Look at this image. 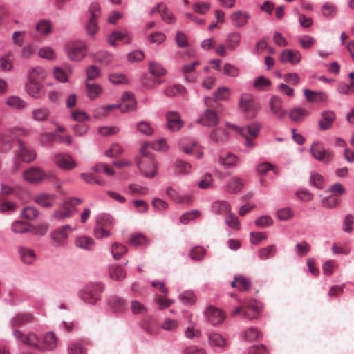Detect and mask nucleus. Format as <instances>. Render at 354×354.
<instances>
[{
  "instance_id": "nucleus-43",
  "label": "nucleus",
  "mask_w": 354,
  "mask_h": 354,
  "mask_svg": "<svg viewBox=\"0 0 354 354\" xmlns=\"http://www.w3.org/2000/svg\"><path fill=\"white\" fill-rule=\"evenodd\" d=\"M109 272L110 277L116 281H120L126 276L124 270L117 265L110 266Z\"/></svg>"
},
{
  "instance_id": "nucleus-27",
  "label": "nucleus",
  "mask_w": 354,
  "mask_h": 354,
  "mask_svg": "<svg viewBox=\"0 0 354 354\" xmlns=\"http://www.w3.org/2000/svg\"><path fill=\"white\" fill-rule=\"evenodd\" d=\"M335 114L332 111H324L322 113V119L319 120V126L321 130H327L332 127L335 120Z\"/></svg>"
},
{
  "instance_id": "nucleus-28",
  "label": "nucleus",
  "mask_w": 354,
  "mask_h": 354,
  "mask_svg": "<svg viewBox=\"0 0 354 354\" xmlns=\"http://www.w3.org/2000/svg\"><path fill=\"white\" fill-rule=\"evenodd\" d=\"M55 199V195L48 193H40L35 196V201L38 205L44 207H50L53 205Z\"/></svg>"
},
{
  "instance_id": "nucleus-57",
  "label": "nucleus",
  "mask_w": 354,
  "mask_h": 354,
  "mask_svg": "<svg viewBox=\"0 0 354 354\" xmlns=\"http://www.w3.org/2000/svg\"><path fill=\"white\" fill-rule=\"evenodd\" d=\"M86 75L88 80H93L100 77L101 71L96 66L91 65L86 69Z\"/></svg>"
},
{
  "instance_id": "nucleus-49",
  "label": "nucleus",
  "mask_w": 354,
  "mask_h": 354,
  "mask_svg": "<svg viewBox=\"0 0 354 354\" xmlns=\"http://www.w3.org/2000/svg\"><path fill=\"white\" fill-rule=\"evenodd\" d=\"M271 86V82L263 75H261L254 80L253 86L254 88L262 91Z\"/></svg>"
},
{
  "instance_id": "nucleus-41",
  "label": "nucleus",
  "mask_w": 354,
  "mask_h": 354,
  "mask_svg": "<svg viewBox=\"0 0 354 354\" xmlns=\"http://www.w3.org/2000/svg\"><path fill=\"white\" fill-rule=\"evenodd\" d=\"M276 252L277 250L275 245H270L259 250L258 256L260 259L266 260L274 257Z\"/></svg>"
},
{
  "instance_id": "nucleus-31",
  "label": "nucleus",
  "mask_w": 354,
  "mask_h": 354,
  "mask_svg": "<svg viewBox=\"0 0 354 354\" xmlns=\"http://www.w3.org/2000/svg\"><path fill=\"white\" fill-rule=\"evenodd\" d=\"M32 119L37 122H46L50 115V111L45 106L37 107L32 110Z\"/></svg>"
},
{
  "instance_id": "nucleus-12",
  "label": "nucleus",
  "mask_w": 354,
  "mask_h": 354,
  "mask_svg": "<svg viewBox=\"0 0 354 354\" xmlns=\"http://www.w3.org/2000/svg\"><path fill=\"white\" fill-rule=\"evenodd\" d=\"M167 127L171 131H178L183 127V121L178 112L169 111L167 112Z\"/></svg>"
},
{
  "instance_id": "nucleus-15",
  "label": "nucleus",
  "mask_w": 354,
  "mask_h": 354,
  "mask_svg": "<svg viewBox=\"0 0 354 354\" xmlns=\"http://www.w3.org/2000/svg\"><path fill=\"white\" fill-rule=\"evenodd\" d=\"M239 106L245 112L252 111L254 114L258 109L257 105L254 102L253 96L249 93L242 94L239 100Z\"/></svg>"
},
{
  "instance_id": "nucleus-20",
  "label": "nucleus",
  "mask_w": 354,
  "mask_h": 354,
  "mask_svg": "<svg viewBox=\"0 0 354 354\" xmlns=\"http://www.w3.org/2000/svg\"><path fill=\"white\" fill-rule=\"evenodd\" d=\"M247 309L243 313V317L250 320L257 319L261 310V305L256 300H249L246 304Z\"/></svg>"
},
{
  "instance_id": "nucleus-13",
  "label": "nucleus",
  "mask_w": 354,
  "mask_h": 354,
  "mask_svg": "<svg viewBox=\"0 0 354 354\" xmlns=\"http://www.w3.org/2000/svg\"><path fill=\"white\" fill-rule=\"evenodd\" d=\"M86 44L72 45L68 48L67 54L71 61L80 62L86 56Z\"/></svg>"
},
{
  "instance_id": "nucleus-1",
  "label": "nucleus",
  "mask_w": 354,
  "mask_h": 354,
  "mask_svg": "<svg viewBox=\"0 0 354 354\" xmlns=\"http://www.w3.org/2000/svg\"><path fill=\"white\" fill-rule=\"evenodd\" d=\"M100 282H91L85 285L78 292L80 299L89 305H95L100 299V293L104 290Z\"/></svg>"
},
{
  "instance_id": "nucleus-38",
  "label": "nucleus",
  "mask_w": 354,
  "mask_h": 354,
  "mask_svg": "<svg viewBox=\"0 0 354 354\" xmlns=\"http://www.w3.org/2000/svg\"><path fill=\"white\" fill-rule=\"evenodd\" d=\"M218 162L225 167L230 168L234 167L236 165L238 162V158L236 155L228 152L224 155L220 156Z\"/></svg>"
},
{
  "instance_id": "nucleus-33",
  "label": "nucleus",
  "mask_w": 354,
  "mask_h": 354,
  "mask_svg": "<svg viewBox=\"0 0 354 354\" xmlns=\"http://www.w3.org/2000/svg\"><path fill=\"white\" fill-rule=\"evenodd\" d=\"M243 180L237 176L232 177L225 186V190L230 193L240 192L243 187Z\"/></svg>"
},
{
  "instance_id": "nucleus-2",
  "label": "nucleus",
  "mask_w": 354,
  "mask_h": 354,
  "mask_svg": "<svg viewBox=\"0 0 354 354\" xmlns=\"http://www.w3.org/2000/svg\"><path fill=\"white\" fill-rule=\"evenodd\" d=\"M142 157L137 161L140 173L147 178H153L158 171V164L151 154L142 151Z\"/></svg>"
},
{
  "instance_id": "nucleus-26",
  "label": "nucleus",
  "mask_w": 354,
  "mask_h": 354,
  "mask_svg": "<svg viewBox=\"0 0 354 354\" xmlns=\"http://www.w3.org/2000/svg\"><path fill=\"white\" fill-rule=\"evenodd\" d=\"M304 94L309 102H325L328 100L327 94L323 91L304 89Z\"/></svg>"
},
{
  "instance_id": "nucleus-52",
  "label": "nucleus",
  "mask_w": 354,
  "mask_h": 354,
  "mask_svg": "<svg viewBox=\"0 0 354 354\" xmlns=\"http://www.w3.org/2000/svg\"><path fill=\"white\" fill-rule=\"evenodd\" d=\"M149 71L156 77L164 76L167 73V70L162 65L156 62L149 64Z\"/></svg>"
},
{
  "instance_id": "nucleus-17",
  "label": "nucleus",
  "mask_w": 354,
  "mask_h": 354,
  "mask_svg": "<svg viewBox=\"0 0 354 354\" xmlns=\"http://www.w3.org/2000/svg\"><path fill=\"white\" fill-rule=\"evenodd\" d=\"M301 59V54L298 50H285L281 52L279 60L282 63H290L292 65L298 64Z\"/></svg>"
},
{
  "instance_id": "nucleus-23",
  "label": "nucleus",
  "mask_w": 354,
  "mask_h": 354,
  "mask_svg": "<svg viewBox=\"0 0 354 354\" xmlns=\"http://www.w3.org/2000/svg\"><path fill=\"white\" fill-rule=\"evenodd\" d=\"M28 94L34 98H39L43 94V86L38 81L28 80L26 84Z\"/></svg>"
},
{
  "instance_id": "nucleus-50",
  "label": "nucleus",
  "mask_w": 354,
  "mask_h": 354,
  "mask_svg": "<svg viewBox=\"0 0 354 354\" xmlns=\"http://www.w3.org/2000/svg\"><path fill=\"white\" fill-rule=\"evenodd\" d=\"M96 222L97 225L104 227H111L113 225V218L106 214H101L97 216Z\"/></svg>"
},
{
  "instance_id": "nucleus-51",
  "label": "nucleus",
  "mask_w": 354,
  "mask_h": 354,
  "mask_svg": "<svg viewBox=\"0 0 354 354\" xmlns=\"http://www.w3.org/2000/svg\"><path fill=\"white\" fill-rule=\"evenodd\" d=\"M127 251L126 247L118 243H115L111 246V253L115 260L120 259Z\"/></svg>"
},
{
  "instance_id": "nucleus-11",
  "label": "nucleus",
  "mask_w": 354,
  "mask_h": 354,
  "mask_svg": "<svg viewBox=\"0 0 354 354\" xmlns=\"http://www.w3.org/2000/svg\"><path fill=\"white\" fill-rule=\"evenodd\" d=\"M58 340L53 332L46 333L42 339V344H38L37 350L45 352L54 350L57 346Z\"/></svg>"
},
{
  "instance_id": "nucleus-37",
  "label": "nucleus",
  "mask_w": 354,
  "mask_h": 354,
  "mask_svg": "<svg viewBox=\"0 0 354 354\" xmlns=\"http://www.w3.org/2000/svg\"><path fill=\"white\" fill-rule=\"evenodd\" d=\"M243 339L248 342L259 340L262 338L263 334L257 328L250 327L243 333Z\"/></svg>"
},
{
  "instance_id": "nucleus-3",
  "label": "nucleus",
  "mask_w": 354,
  "mask_h": 354,
  "mask_svg": "<svg viewBox=\"0 0 354 354\" xmlns=\"http://www.w3.org/2000/svg\"><path fill=\"white\" fill-rule=\"evenodd\" d=\"M81 203L82 200L78 198L67 199L62 207L53 212V218L61 221L71 217L75 212V206Z\"/></svg>"
},
{
  "instance_id": "nucleus-32",
  "label": "nucleus",
  "mask_w": 354,
  "mask_h": 354,
  "mask_svg": "<svg viewBox=\"0 0 354 354\" xmlns=\"http://www.w3.org/2000/svg\"><path fill=\"white\" fill-rule=\"evenodd\" d=\"M33 225L28 223L17 221L12 223L11 231L15 234H24L32 231Z\"/></svg>"
},
{
  "instance_id": "nucleus-19",
  "label": "nucleus",
  "mask_w": 354,
  "mask_h": 354,
  "mask_svg": "<svg viewBox=\"0 0 354 354\" xmlns=\"http://www.w3.org/2000/svg\"><path fill=\"white\" fill-rule=\"evenodd\" d=\"M197 122L204 126L213 127L218 124V118L215 111L211 109H206L203 114L198 118Z\"/></svg>"
},
{
  "instance_id": "nucleus-54",
  "label": "nucleus",
  "mask_w": 354,
  "mask_h": 354,
  "mask_svg": "<svg viewBox=\"0 0 354 354\" xmlns=\"http://www.w3.org/2000/svg\"><path fill=\"white\" fill-rule=\"evenodd\" d=\"M123 153V149L118 143H113L105 151V155L110 158H116Z\"/></svg>"
},
{
  "instance_id": "nucleus-10",
  "label": "nucleus",
  "mask_w": 354,
  "mask_h": 354,
  "mask_svg": "<svg viewBox=\"0 0 354 354\" xmlns=\"http://www.w3.org/2000/svg\"><path fill=\"white\" fill-rule=\"evenodd\" d=\"M251 18L250 13L247 11L236 10L232 12L230 15V19L232 25L237 28L245 26L248 20Z\"/></svg>"
},
{
  "instance_id": "nucleus-14",
  "label": "nucleus",
  "mask_w": 354,
  "mask_h": 354,
  "mask_svg": "<svg viewBox=\"0 0 354 354\" xmlns=\"http://www.w3.org/2000/svg\"><path fill=\"white\" fill-rule=\"evenodd\" d=\"M269 105L271 112L278 118L283 119L286 115L287 111L283 109V101L279 96H272Z\"/></svg>"
},
{
  "instance_id": "nucleus-9",
  "label": "nucleus",
  "mask_w": 354,
  "mask_h": 354,
  "mask_svg": "<svg viewBox=\"0 0 354 354\" xmlns=\"http://www.w3.org/2000/svg\"><path fill=\"white\" fill-rule=\"evenodd\" d=\"M23 176L26 181L37 184L44 178L45 174L39 167H31L24 171Z\"/></svg>"
},
{
  "instance_id": "nucleus-56",
  "label": "nucleus",
  "mask_w": 354,
  "mask_h": 354,
  "mask_svg": "<svg viewBox=\"0 0 354 354\" xmlns=\"http://www.w3.org/2000/svg\"><path fill=\"white\" fill-rule=\"evenodd\" d=\"M180 299L184 303L187 304H193L196 301V297L194 292L192 290H186L179 296Z\"/></svg>"
},
{
  "instance_id": "nucleus-47",
  "label": "nucleus",
  "mask_w": 354,
  "mask_h": 354,
  "mask_svg": "<svg viewBox=\"0 0 354 354\" xmlns=\"http://www.w3.org/2000/svg\"><path fill=\"white\" fill-rule=\"evenodd\" d=\"M308 112L304 108L295 107L290 110V118L294 122H299Z\"/></svg>"
},
{
  "instance_id": "nucleus-35",
  "label": "nucleus",
  "mask_w": 354,
  "mask_h": 354,
  "mask_svg": "<svg viewBox=\"0 0 354 354\" xmlns=\"http://www.w3.org/2000/svg\"><path fill=\"white\" fill-rule=\"evenodd\" d=\"M8 106L12 109L21 110L27 106L26 102L21 97L16 95H11L6 100Z\"/></svg>"
},
{
  "instance_id": "nucleus-62",
  "label": "nucleus",
  "mask_w": 354,
  "mask_h": 354,
  "mask_svg": "<svg viewBox=\"0 0 354 354\" xmlns=\"http://www.w3.org/2000/svg\"><path fill=\"white\" fill-rule=\"evenodd\" d=\"M39 57L48 59L53 60L56 58L55 51L50 47H43L39 51Z\"/></svg>"
},
{
  "instance_id": "nucleus-60",
  "label": "nucleus",
  "mask_w": 354,
  "mask_h": 354,
  "mask_svg": "<svg viewBox=\"0 0 354 354\" xmlns=\"http://www.w3.org/2000/svg\"><path fill=\"white\" fill-rule=\"evenodd\" d=\"M80 176L88 184H97L100 185H105V182L104 180L97 179L91 173H82Z\"/></svg>"
},
{
  "instance_id": "nucleus-55",
  "label": "nucleus",
  "mask_w": 354,
  "mask_h": 354,
  "mask_svg": "<svg viewBox=\"0 0 354 354\" xmlns=\"http://www.w3.org/2000/svg\"><path fill=\"white\" fill-rule=\"evenodd\" d=\"M223 73L225 75L236 77L239 76L240 70L235 65L230 63H226L223 66Z\"/></svg>"
},
{
  "instance_id": "nucleus-46",
  "label": "nucleus",
  "mask_w": 354,
  "mask_h": 354,
  "mask_svg": "<svg viewBox=\"0 0 354 354\" xmlns=\"http://www.w3.org/2000/svg\"><path fill=\"white\" fill-rule=\"evenodd\" d=\"M86 90L88 97L91 100L98 97L102 91V88L99 84L89 83L86 84Z\"/></svg>"
},
{
  "instance_id": "nucleus-21",
  "label": "nucleus",
  "mask_w": 354,
  "mask_h": 354,
  "mask_svg": "<svg viewBox=\"0 0 354 354\" xmlns=\"http://www.w3.org/2000/svg\"><path fill=\"white\" fill-rule=\"evenodd\" d=\"M205 315L207 319L214 326L221 324L224 319L223 313L214 306L208 307L205 311Z\"/></svg>"
},
{
  "instance_id": "nucleus-30",
  "label": "nucleus",
  "mask_w": 354,
  "mask_h": 354,
  "mask_svg": "<svg viewBox=\"0 0 354 354\" xmlns=\"http://www.w3.org/2000/svg\"><path fill=\"white\" fill-rule=\"evenodd\" d=\"M337 6L330 2H325L321 7L322 15L327 19H333L337 14Z\"/></svg>"
},
{
  "instance_id": "nucleus-7",
  "label": "nucleus",
  "mask_w": 354,
  "mask_h": 354,
  "mask_svg": "<svg viewBox=\"0 0 354 354\" xmlns=\"http://www.w3.org/2000/svg\"><path fill=\"white\" fill-rule=\"evenodd\" d=\"M53 161L59 169L64 171L73 170L77 165L73 157L66 153L55 154L53 158Z\"/></svg>"
},
{
  "instance_id": "nucleus-25",
  "label": "nucleus",
  "mask_w": 354,
  "mask_h": 354,
  "mask_svg": "<svg viewBox=\"0 0 354 354\" xmlns=\"http://www.w3.org/2000/svg\"><path fill=\"white\" fill-rule=\"evenodd\" d=\"M241 41V35L240 32L236 31L230 32L225 39L226 48L230 51H234L239 47Z\"/></svg>"
},
{
  "instance_id": "nucleus-39",
  "label": "nucleus",
  "mask_w": 354,
  "mask_h": 354,
  "mask_svg": "<svg viewBox=\"0 0 354 354\" xmlns=\"http://www.w3.org/2000/svg\"><path fill=\"white\" fill-rule=\"evenodd\" d=\"M109 305L114 312H122L125 308V300L121 297L113 295L109 298Z\"/></svg>"
},
{
  "instance_id": "nucleus-45",
  "label": "nucleus",
  "mask_w": 354,
  "mask_h": 354,
  "mask_svg": "<svg viewBox=\"0 0 354 354\" xmlns=\"http://www.w3.org/2000/svg\"><path fill=\"white\" fill-rule=\"evenodd\" d=\"M164 93L167 97H177L183 95L185 93V88L181 85H174L166 88Z\"/></svg>"
},
{
  "instance_id": "nucleus-64",
  "label": "nucleus",
  "mask_w": 354,
  "mask_h": 354,
  "mask_svg": "<svg viewBox=\"0 0 354 354\" xmlns=\"http://www.w3.org/2000/svg\"><path fill=\"white\" fill-rule=\"evenodd\" d=\"M36 29L39 32L47 35L51 31V24L49 21L43 19L38 22Z\"/></svg>"
},
{
  "instance_id": "nucleus-53",
  "label": "nucleus",
  "mask_w": 354,
  "mask_h": 354,
  "mask_svg": "<svg viewBox=\"0 0 354 354\" xmlns=\"http://www.w3.org/2000/svg\"><path fill=\"white\" fill-rule=\"evenodd\" d=\"M94 60L100 64L108 65L112 62L113 57L106 52H100L95 55Z\"/></svg>"
},
{
  "instance_id": "nucleus-4",
  "label": "nucleus",
  "mask_w": 354,
  "mask_h": 354,
  "mask_svg": "<svg viewBox=\"0 0 354 354\" xmlns=\"http://www.w3.org/2000/svg\"><path fill=\"white\" fill-rule=\"evenodd\" d=\"M12 335L18 344H25L37 349L39 338L35 333H24L20 330L15 329L12 331Z\"/></svg>"
},
{
  "instance_id": "nucleus-29",
  "label": "nucleus",
  "mask_w": 354,
  "mask_h": 354,
  "mask_svg": "<svg viewBox=\"0 0 354 354\" xmlns=\"http://www.w3.org/2000/svg\"><path fill=\"white\" fill-rule=\"evenodd\" d=\"M108 42L111 46H115L117 40H123L124 43L129 44L131 41V37L128 32L115 31L108 37Z\"/></svg>"
},
{
  "instance_id": "nucleus-16",
  "label": "nucleus",
  "mask_w": 354,
  "mask_h": 354,
  "mask_svg": "<svg viewBox=\"0 0 354 354\" xmlns=\"http://www.w3.org/2000/svg\"><path fill=\"white\" fill-rule=\"evenodd\" d=\"M68 232H64L63 230L59 228L52 231L50 233L51 243L56 248L66 245L68 242Z\"/></svg>"
},
{
  "instance_id": "nucleus-40",
  "label": "nucleus",
  "mask_w": 354,
  "mask_h": 354,
  "mask_svg": "<svg viewBox=\"0 0 354 354\" xmlns=\"http://www.w3.org/2000/svg\"><path fill=\"white\" fill-rule=\"evenodd\" d=\"M214 213L218 214H227L230 212V204L226 201H216L212 205Z\"/></svg>"
},
{
  "instance_id": "nucleus-48",
  "label": "nucleus",
  "mask_w": 354,
  "mask_h": 354,
  "mask_svg": "<svg viewBox=\"0 0 354 354\" xmlns=\"http://www.w3.org/2000/svg\"><path fill=\"white\" fill-rule=\"evenodd\" d=\"M21 214L25 219L32 221L38 216L39 211L35 207L28 206L23 209Z\"/></svg>"
},
{
  "instance_id": "nucleus-44",
  "label": "nucleus",
  "mask_w": 354,
  "mask_h": 354,
  "mask_svg": "<svg viewBox=\"0 0 354 354\" xmlns=\"http://www.w3.org/2000/svg\"><path fill=\"white\" fill-rule=\"evenodd\" d=\"M210 138L217 143L224 142L227 140L228 135L225 129L218 128L212 131L210 133Z\"/></svg>"
},
{
  "instance_id": "nucleus-61",
  "label": "nucleus",
  "mask_w": 354,
  "mask_h": 354,
  "mask_svg": "<svg viewBox=\"0 0 354 354\" xmlns=\"http://www.w3.org/2000/svg\"><path fill=\"white\" fill-rule=\"evenodd\" d=\"M277 216L280 221H287L293 216V212L290 207H283L277 212Z\"/></svg>"
},
{
  "instance_id": "nucleus-42",
  "label": "nucleus",
  "mask_w": 354,
  "mask_h": 354,
  "mask_svg": "<svg viewBox=\"0 0 354 354\" xmlns=\"http://www.w3.org/2000/svg\"><path fill=\"white\" fill-rule=\"evenodd\" d=\"M75 243L77 247L89 250L94 246V241L88 236H80L75 239Z\"/></svg>"
},
{
  "instance_id": "nucleus-58",
  "label": "nucleus",
  "mask_w": 354,
  "mask_h": 354,
  "mask_svg": "<svg viewBox=\"0 0 354 354\" xmlns=\"http://www.w3.org/2000/svg\"><path fill=\"white\" fill-rule=\"evenodd\" d=\"M136 128L138 131L146 136H150L153 132V129L151 126L150 123L145 121L137 123Z\"/></svg>"
},
{
  "instance_id": "nucleus-18",
  "label": "nucleus",
  "mask_w": 354,
  "mask_h": 354,
  "mask_svg": "<svg viewBox=\"0 0 354 354\" xmlns=\"http://www.w3.org/2000/svg\"><path fill=\"white\" fill-rule=\"evenodd\" d=\"M18 156L22 161L25 162H30L36 158L35 151L27 147L21 140H18Z\"/></svg>"
},
{
  "instance_id": "nucleus-34",
  "label": "nucleus",
  "mask_w": 354,
  "mask_h": 354,
  "mask_svg": "<svg viewBox=\"0 0 354 354\" xmlns=\"http://www.w3.org/2000/svg\"><path fill=\"white\" fill-rule=\"evenodd\" d=\"M46 72L40 66L34 67L28 72V80H30L31 81H38L41 82L46 78Z\"/></svg>"
},
{
  "instance_id": "nucleus-24",
  "label": "nucleus",
  "mask_w": 354,
  "mask_h": 354,
  "mask_svg": "<svg viewBox=\"0 0 354 354\" xmlns=\"http://www.w3.org/2000/svg\"><path fill=\"white\" fill-rule=\"evenodd\" d=\"M34 321V316L29 313H19L15 314L10 320L11 326H21Z\"/></svg>"
},
{
  "instance_id": "nucleus-22",
  "label": "nucleus",
  "mask_w": 354,
  "mask_h": 354,
  "mask_svg": "<svg viewBox=\"0 0 354 354\" xmlns=\"http://www.w3.org/2000/svg\"><path fill=\"white\" fill-rule=\"evenodd\" d=\"M21 260L26 265H32L37 259V255L34 250L30 248L20 246L18 248Z\"/></svg>"
},
{
  "instance_id": "nucleus-8",
  "label": "nucleus",
  "mask_w": 354,
  "mask_h": 354,
  "mask_svg": "<svg viewBox=\"0 0 354 354\" xmlns=\"http://www.w3.org/2000/svg\"><path fill=\"white\" fill-rule=\"evenodd\" d=\"M209 346L216 351H223L228 346L227 340L220 333L212 332L208 334Z\"/></svg>"
},
{
  "instance_id": "nucleus-63",
  "label": "nucleus",
  "mask_w": 354,
  "mask_h": 354,
  "mask_svg": "<svg viewBox=\"0 0 354 354\" xmlns=\"http://www.w3.org/2000/svg\"><path fill=\"white\" fill-rule=\"evenodd\" d=\"M310 249V245L306 241H304L295 245V251L297 255L302 257L306 255Z\"/></svg>"
},
{
  "instance_id": "nucleus-6",
  "label": "nucleus",
  "mask_w": 354,
  "mask_h": 354,
  "mask_svg": "<svg viewBox=\"0 0 354 354\" xmlns=\"http://www.w3.org/2000/svg\"><path fill=\"white\" fill-rule=\"evenodd\" d=\"M310 153L316 160L322 161L325 164L329 163L333 158V152L326 151L324 145L317 142H315L312 144Z\"/></svg>"
},
{
  "instance_id": "nucleus-36",
  "label": "nucleus",
  "mask_w": 354,
  "mask_h": 354,
  "mask_svg": "<svg viewBox=\"0 0 354 354\" xmlns=\"http://www.w3.org/2000/svg\"><path fill=\"white\" fill-rule=\"evenodd\" d=\"M156 11L160 12L162 18L167 23L171 24L174 21L175 19L173 14L163 3H158L157 6L153 10H152L151 12L153 13Z\"/></svg>"
},
{
  "instance_id": "nucleus-5",
  "label": "nucleus",
  "mask_w": 354,
  "mask_h": 354,
  "mask_svg": "<svg viewBox=\"0 0 354 354\" xmlns=\"http://www.w3.org/2000/svg\"><path fill=\"white\" fill-rule=\"evenodd\" d=\"M90 18L86 24V30L89 36L93 37L98 30L97 19L101 15L100 6L97 3H92L89 8Z\"/></svg>"
},
{
  "instance_id": "nucleus-59",
  "label": "nucleus",
  "mask_w": 354,
  "mask_h": 354,
  "mask_svg": "<svg viewBox=\"0 0 354 354\" xmlns=\"http://www.w3.org/2000/svg\"><path fill=\"white\" fill-rule=\"evenodd\" d=\"M69 354H86V348L79 342L70 344L68 347Z\"/></svg>"
}]
</instances>
